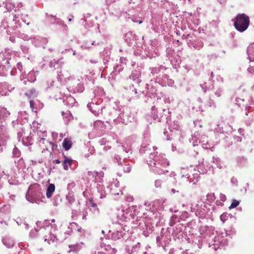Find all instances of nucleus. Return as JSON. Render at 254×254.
<instances>
[{"label":"nucleus","mask_w":254,"mask_h":254,"mask_svg":"<svg viewBox=\"0 0 254 254\" xmlns=\"http://www.w3.org/2000/svg\"><path fill=\"white\" fill-rule=\"evenodd\" d=\"M249 24V17L245 14H239L234 19V26L241 32L245 31L248 28Z\"/></svg>","instance_id":"obj_1"},{"label":"nucleus","mask_w":254,"mask_h":254,"mask_svg":"<svg viewBox=\"0 0 254 254\" xmlns=\"http://www.w3.org/2000/svg\"><path fill=\"white\" fill-rule=\"evenodd\" d=\"M247 53L250 61H254V43L249 46L247 49Z\"/></svg>","instance_id":"obj_2"},{"label":"nucleus","mask_w":254,"mask_h":254,"mask_svg":"<svg viewBox=\"0 0 254 254\" xmlns=\"http://www.w3.org/2000/svg\"><path fill=\"white\" fill-rule=\"evenodd\" d=\"M72 163V160L64 155V160L63 162V166L64 170H68L69 167H70Z\"/></svg>","instance_id":"obj_3"},{"label":"nucleus","mask_w":254,"mask_h":254,"mask_svg":"<svg viewBox=\"0 0 254 254\" xmlns=\"http://www.w3.org/2000/svg\"><path fill=\"white\" fill-rule=\"evenodd\" d=\"M55 190V186L54 184H50L49 185L46 191V196L48 198L51 197L52 194L54 192Z\"/></svg>","instance_id":"obj_4"},{"label":"nucleus","mask_w":254,"mask_h":254,"mask_svg":"<svg viewBox=\"0 0 254 254\" xmlns=\"http://www.w3.org/2000/svg\"><path fill=\"white\" fill-rule=\"evenodd\" d=\"M72 144V143L71 140L66 138H64L63 143V147L65 150H68L71 147Z\"/></svg>","instance_id":"obj_5"},{"label":"nucleus","mask_w":254,"mask_h":254,"mask_svg":"<svg viewBox=\"0 0 254 254\" xmlns=\"http://www.w3.org/2000/svg\"><path fill=\"white\" fill-rule=\"evenodd\" d=\"M57 239L56 237L54 235L52 234H50V236L48 239L46 238L45 239V241H47L48 244L49 245L55 243L57 241Z\"/></svg>","instance_id":"obj_6"},{"label":"nucleus","mask_w":254,"mask_h":254,"mask_svg":"<svg viewBox=\"0 0 254 254\" xmlns=\"http://www.w3.org/2000/svg\"><path fill=\"white\" fill-rule=\"evenodd\" d=\"M69 248H70V250L67 252L68 253H70L71 251L77 253L79 252L81 249V246H80L79 244L69 246Z\"/></svg>","instance_id":"obj_7"},{"label":"nucleus","mask_w":254,"mask_h":254,"mask_svg":"<svg viewBox=\"0 0 254 254\" xmlns=\"http://www.w3.org/2000/svg\"><path fill=\"white\" fill-rule=\"evenodd\" d=\"M240 202L239 201L236 200V199H234L230 206V208H235L237 206L239 205Z\"/></svg>","instance_id":"obj_8"},{"label":"nucleus","mask_w":254,"mask_h":254,"mask_svg":"<svg viewBox=\"0 0 254 254\" xmlns=\"http://www.w3.org/2000/svg\"><path fill=\"white\" fill-rule=\"evenodd\" d=\"M228 214L227 213H223L220 216V219L222 221L224 222L227 219Z\"/></svg>","instance_id":"obj_9"},{"label":"nucleus","mask_w":254,"mask_h":254,"mask_svg":"<svg viewBox=\"0 0 254 254\" xmlns=\"http://www.w3.org/2000/svg\"><path fill=\"white\" fill-rule=\"evenodd\" d=\"M248 70L249 72L254 74V67L253 66L249 67L248 69Z\"/></svg>","instance_id":"obj_10"},{"label":"nucleus","mask_w":254,"mask_h":254,"mask_svg":"<svg viewBox=\"0 0 254 254\" xmlns=\"http://www.w3.org/2000/svg\"><path fill=\"white\" fill-rule=\"evenodd\" d=\"M30 108L33 110V108H34V102L33 100H30Z\"/></svg>","instance_id":"obj_11"},{"label":"nucleus","mask_w":254,"mask_h":254,"mask_svg":"<svg viewBox=\"0 0 254 254\" xmlns=\"http://www.w3.org/2000/svg\"><path fill=\"white\" fill-rule=\"evenodd\" d=\"M89 201H90V202H92L91 206H92V207H96V206H97L96 204V203H94V202H93V199H89Z\"/></svg>","instance_id":"obj_12"},{"label":"nucleus","mask_w":254,"mask_h":254,"mask_svg":"<svg viewBox=\"0 0 254 254\" xmlns=\"http://www.w3.org/2000/svg\"><path fill=\"white\" fill-rule=\"evenodd\" d=\"M54 162H55L56 164H60L61 161L59 159H56L54 160Z\"/></svg>","instance_id":"obj_13"},{"label":"nucleus","mask_w":254,"mask_h":254,"mask_svg":"<svg viewBox=\"0 0 254 254\" xmlns=\"http://www.w3.org/2000/svg\"><path fill=\"white\" fill-rule=\"evenodd\" d=\"M35 92V89H32V90H30V92H31V93H34Z\"/></svg>","instance_id":"obj_14"},{"label":"nucleus","mask_w":254,"mask_h":254,"mask_svg":"<svg viewBox=\"0 0 254 254\" xmlns=\"http://www.w3.org/2000/svg\"><path fill=\"white\" fill-rule=\"evenodd\" d=\"M138 23H139V24H141L142 23V20H139L138 21Z\"/></svg>","instance_id":"obj_15"},{"label":"nucleus","mask_w":254,"mask_h":254,"mask_svg":"<svg viewBox=\"0 0 254 254\" xmlns=\"http://www.w3.org/2000/svg\"><path fill=\"white\" fill-rule=\"evenodd\" d=\"M51 221H52V222H55V220L54 219H53L51 220Z\"/></svg>","instance_id":"obj_16"},{"label":"nucleus","mask_w":254,"mask_h":254,"mask_svg":"<svg viewBox=\"0 0 254 254\" xmlns=\"http://www.w3.org/2000/svg\"><path fill=\"white\" fill-rule=\"evenodd\" d=\"M172 191H173V192H175V190H174V189H173V190H172Z\"/></svg>","instance_id":"obj_17"},{"label":"nucleus","mask_w":254,"mask_h":254,"mask_svg":"<svg viewBox=\"0 0 254 254\" xmlns=\"http://www.w3.org/2000/svg\"><path fill=\"white\" fill-rule=\"evenodd\" d=\"M236 101H238V99H236Z\"/></svg>","instance_id":"obj_18"}]
</instances>
